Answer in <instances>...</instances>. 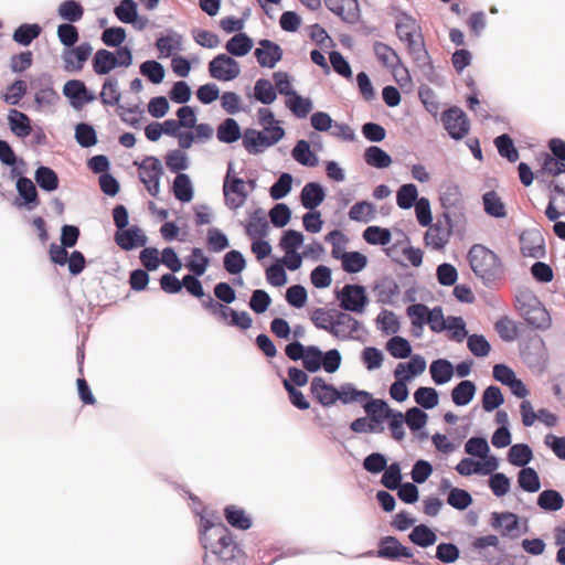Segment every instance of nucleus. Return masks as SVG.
Segmentation results:
<instances>
[{
  "mask_svg": "<svg viewBox=\"0 0 565 565\" xmlns=\"http://www.w3.org/2000/svg\"><path fill=\"white\" fill-rule=\"evenodd\" d=\"M200 542L204 548L203 565H234L244 558L233 533L222 523L202 520Z\"/></svg>",
  "mask_w": 565,
  "mask_h": 565,
  "instance_id": "obj_1",
  "label": "nucleus"
},
{
  "mask_svg": "<svg viewBox=\"0 0 565 565\" xmlns=\"http://www.w3.org/2000/svg\"><path fill=\"white\" fill-rule=\"evenodd\" d=\"M468 260L475 275L484 282H491L498 278L501 269L500 258L486 246L475 244L469 249Z\"/></svg>",
  "mask_w": 565,
  "mask_h": 565,
  "instance_id": "obj_2",
  "label": "nucleus"
},
{
  "mask_svg": "<svg viewBox=\"0 0 565 565\" xmlns=\"http://www.w3.org/2000/svg\"><path fill=\"white\" fill-rule=\"evenodd\" d=\"M395 29L397 36L402 42L406 43L407 50L414 58L420 60L427 54L420 26L414 18L405 13L399 14Z\"/></svg>",
  "mask_w": 565,
  "mask_h": 565,
  "instance_id": "obj_3",
  "label": "nucleus"
},
{
  "mask_svg": "<svg viewBox=\"0 0 565 565\" xmlns=\"http://www.w3.org/2000/svg\"><path fill=\"white\" fill-rule=\"evenodd\" d=\"M515 307L525 321L537 329L550 326L551 318L539 298L531 291H521L516 295Z\"/></svg>",
  "mask_w": 565,
  "mask_h": 565,
  "instance_id": "obj_4",
  "label": "nucleus"
},
{
  "mask_svg": "<svg viewBox=\"0 0 565 565\" xmlns=\"http://www.w3.org/2000/svg\"><path fill=\"white\" fill-rule=\"evenodd\" d=\"M132 64V54L127 46L119 47L116 53L105 49L98 50L92 61L93 71L97 75H107L118 66L128 67Z\"/></svg>",
  "mask_w": 565,
  "mask_h": 565,
  "instance_id": "obj_5",
  "label": "nucleus"
},
{
  "mask_svg": "<svg viewBox=\"0 0 565 565\" xmlns=\"http://www.w3.org/2000/svg\"><path fill=\"white\" fill-rule=\"evenodd\" d=\"M425 234L426 246L440 250L448 244L452 233V221L448 213H444L436 223L429 224Z\"/></svg>",
  "mask_w": 565,
  "mask_h": 565,
  "instance_id": "obj_6",
  "label": "nucleus"
},
{
  "mask_svg": "<svg viewBox=\"0 0 565 565\" xmlns=\"http://www.w3.org/2000/svg\"><path fill=\"white\" fill-rule=\"evenodd\" d=\"M137 164V162H135ZM139 179L145 184L151 196H158L160 192V179L163 169L159 159L147 157L138 163Z\"/></svg>",
  "mask_w": 565,
  "mask_h": 565,
  "instance_id": "obj_7",
  "label": "nucleus"
},
{
  "mask_svg": "<svg viewBox=\"0 0 565 565\" xmlns=\"http://www.w3.org/2000/svg\"><path fill=\"white\" fill-rule=\"evenodd\" d=\"M337 298L342 309L356 313H362L369 302L365 288L361 285H345Z\"/></svg>",
  "mask_w": 565,
  "mask_h": 565,
  "instance_id": "obj_8",
  "label": "nucleus"
},
{
  "mask_svg": "<svg viewBox=\"0 0 565 565\" xmlns=\"http://www.w3.org/2000/svg\"><path fill=\"white\" fill-rule=\"evenodd\" d=\"M441 120L449 136L456 140L465 138L469 132L470 121L459 107H451L444 111Z\"/></svg>",
  "mask_w": 565,
  "mask_h": 565,
  "instance_id": "obj_9",
  "label": "nucleus"
},
{
  "mask_svg": "<svg viewBox=\"0 0 565 565\" xmlns=\"http://www.w3.org/2000/svg\"><path fill=\"white\" fill-rule=\"evenodd\" d=\"M209 72L211 77L228 82L235 79L239 73V64L227 54H218L209 63Z\"/></svg>",
  "mask_w": 565,
  "mask_h": 565,
  "instance_id": "obj_10",
  "label": "nucleus"
},
{
  "mask_svg": "<svg viewBox=\"0 0 565 565\" xmlns=\"http://www.w3.org/2000/svg\"><path fill=\"white\" fill-rule=\"evenodd\" d=\"M93 53V46L83 42L77 46H71L63 51L62 60L66 72H79Z\"/></svg>",
  "mask_w": 565,
  "mask_h": 565,
  "instance_id": "obj_11",
  "label": "nucleus"
},
{
  "mask_svg": "<svg viewBox=\"0 0 565 565\" xmlns=\"http://www.w3.org/2000/svg\"><path fill=\"white\" fill-rule=\"evenodd\" d=\"M231 172L232 164H230L227 174L224 180L223 192L227 206L236 210L245 203L247 193L245 191L244 180L239 178L230 179Z\"/></svg>",
  "mask_w": 565,
  "mask_h": 565,
  "instance_id": "obj_12",
  "label": "nucleus"
},
{
  "mask_svg": "<svg viewBox=\"0 0 565 565\" xmlns=\"http://www.w3.org/2000/svg\"><path fill=\"white\" fill-rule=\"evenodd\" d=\"M377 557L385 559H398L399 557H413V552L401 544L395 536H384L379 542Z\"/></svg>",
  "mask_w": 565,
  "mask_h": 565,
  "instance_id": "obj_13",
  "label": "nucleus"
},
{
  "mask_svg": "<svg viewBox=\"0 0 565 565\" xmlns=\"http://www.w3.org/2000/svg\"><path fill=\"white\" fill-rule=\"evenodd\" d=\"M326 7L343 21L354 23L359 20L358 0H324Z\"/></svg>",
  "mask_w": 565,
  "mask_h": 565,
  "instance_id": "obj_14",
  "label": "nucleus"
},
{
  "mask_svg": "<svg viewBox=\"0 0 565 565\" xmlns=\"http://www.w3.org/2000/svg\"><path fill=\"white\" fill-rule=\"evenodd\" d=\"M259 45L254 52L257 62L263 67L273 68L281 60L280 46L270 40H262Z\"/></svg>",
  "mask_w": 565,
  "mask_h": 565,
  "instance_id": "obj_15",
  "label": "nucleus"
},
{
  "mask_svg": "<svg viewBox=\"0 0 565 565\" xmlns=\"http://www.w3.org/2000/svg\"><path fill=\"white\" fill-rule=\"evenodd\" d=\"M277 143V138L274 136L270 137V140L265 137V132L255 130V129H246L243 135V146L247 150L248 153H259L265 149L271 147Z\"/></svg>",
  "mask_w": 565,
  "mask_h": 565,
  "instance_id": "obj_16",
  "label": "nucleus"
},
{
  "mask_svg": "<svg viewBox=\"0 0 565 565\" xmlns=\"http://www.w3.org/2000/svg\"><path fill=\"white\" fill-rule=\"evenodd\" d=\"M310 391L322 406H331L338 401V390L320 376L312 379Z\"/></svg>",
  "mask_w": 565,
  "mask_h": 565,
  "instance_id": "obj_17",
  "label": "nucleus"
},
{
  "mask_svg": "<svg viewBox=\"0 0 565 565\" xmlns=\"http://www.w3.org/2000/svg\"><path fill=\"white\" fill-rule=\"evenodd\" d=\"M115 241L117 245L124 250H130L135 247L145 246L147 243L146 236L137 226L118 231L115 235Z\"/></svg>",
  "mask_w": 565,
  "mask_h": 565,
  "instance_id": "obj_18",
  "label": "nucleus"
},
{
  "mask_svg": "<svg viewBox=\"0 0 565 565\" xmlns=\"http://www.w3.org/2000/svg\"><path fill=\"white\" fill-rule=\"evenodd\" d=\"M360 329L359 321L352 316L339 312L333 320L331 334L337 338L349 339Z\"/></svg>",
  "mask_w": 565,
  "mask_h": 565,
  "instance_id": "obj_19",
  "label": "nucleus"
},
{
  "mask_svg": "<svg viewBox=\"0 0 565 565\" xmlns=\"http://www.w3.org/2000/svg\"><path fill=\"white\" fill-rule=\"evenodd\" d=\"M17 191L23 200L18 204L19 206L26 205L29 210H32L40 204L38 190L31 179L20 177L17 181Z\"/></svg>",
  "mask_w": 565,
  "mask_h": 565,
  "instance_id": "obj_20",
  "label": "nucleus"
},
{
  "mask_svg": "<svg viewBox=\"0 0 565 565\" xmlns=\"http://www.w3.org/2000/svg\"><path fill=\"white\" fill-rule=\"evenodd\" d=\"M301 204L308 210H315L324 200L323 188L316 182L307 183L300 194Z\"/></svg>",
  "mask_w": 565,
  "mask_h": 565,
  "instance_id": "obj_21",
  "label": "nucleus"
},
{
  "mask_svg": "<svg viewBox=\"0 0 565 565\" xmlns=\"http://www.w3.org/2000/svg\"><path fill=\"white\" fill-rule=\"evenodd\" d=\"M99 99L104 106H119L121 92L117 78L110 76L104 81Z\"/></svg>",
  "mask_w": 565,
  "mask_h": 565,
  "instance_id": "obj_22",
  "label": "nucleus"
},
{
  "mask_svg": "<svg viewBox=\"0 0 565 565\" xmlns=\"http://www.w3.org/2000/svg\"><path fill=\"white\" fill-rule=\"evenodd\" d=\"M8 120L10 129L15 136L24 138L31 134L32 127L30 124V118L24 113L17 109H11L8 116Z\"/></svg>",
  "mask_w": 565,
  "mask_h": 565,
  "instance_id": "obj_23",
  "label": "nucleus"
},
{
  "mask_svg": "<svg viewBox=\"0 0 565 565\" xmlns=\"http://www.w3.org/2000/svg\"><path fill=\"white\" fill-rule=\"evenodd\" d=\"M364 409L370 416L371 422L375 425L381 424L384 419L388 418L393 415V409H391L387 404L382 399H367L364 402Z\"/></svg>",
  "mask_w": 565,
  "mask_h": 565,
  "instance_id": "obj_24",
  "label": "nucleus"
},
{
  "mask_svg": "<svg viewBox=\"0 0 565 565\" xmlns=\"http://www.w3.org/2000/svg\"><path fill=\"white\" fill-rule=\"evenodd\" d=\"M183 38L177 32H169L164 36H160L156 41V47L161 56L168 57L173 52L182 50Z\"/></svg>",
  "mask_w": 565,
  "mask_h": 565,
  "instance_id": "obj_25",
  "label": "nucleus"
},
{
  "mask_svg": "<svg viewBox=\"0 0 565 565\" xmlns=\"http://www.w3.org/2000/svg\"><path fill=\"white\" fill-rule=\"evenodd\" d=\"M225 49L234 56H245L253 49V40L247 34L239 32L226 42Z\"/></svg>",
  "mask_w": 565,
  "mask_h": 565,
  "instance_id": "obj_26",
  "label": "nucleus"
},
{
  "mask_svg": "<svg viewBox=\"0 0 565 565\" xmlns=\"http://www.w3.org/2000/svg\"><path fill=\"white\" fill-rule=\"evenodd\" d=\"M475 394V383L469 380H465L452 388L451 398L457 406H465L472 401Z\"/></svg>",
  "mask_w": 565,
  "mask_h": 565,
  "instance_id": "obj_27",
  "label": "nucleus"
},
{
  "mask_svg": "<svg viewBox=\"0 0 565 565\" xmlns=\"http://www.w3.org/2000/svg\"><path fill=\"white\" fill-rule=\"evenodd\" d=\"M34 179L39 186L47 192L55 191L60 184L56 172L49 167H39L35 170Z\"/></svg>",
  "mask_w": 565,
  "mask_h": 565,
  "instance_id": "obj_28",
  "label": "nucleus"
},
{
  "mask_svg": "<svg viewBox=\"0 0 565 565\" xmlns=\"http://www.w3.org/2000/svg\"><path fill=\"white\" fill-rule=\"evenodd\" d=\"M426 369V361L420 355H414L407 363H398L394 370V376H416Z\"/></svg>",
  "mask_w": 565,
  "mask_h": 565,
  "instance_id": "obj_29",
  "label": "nucleus"
},
{
  "mask_svg": "<svg viewBox=\"0 0 565 565\" xmlns=\"http://www.w3.org/2000/svg\"><path fill=\"white\" fill-rule=\"evenodd\" d=\"M224 516L230 525L239 530H247L252 526V520L245 511L235 505H227L224 509Z\"/></svg>",
  "mask_w": 565,
  "mask_h": 565,
  "instance_id": "obj_30",
  "label": "nucleus"
},
{
  "mask_svg": "<svg viewBox=\"0 0 565 565\" xmlns=\"http://www.w3.org/2000/svg\"><path fill=\"white\" fill-rule=\"evenodd\" d=\"M217 139L221 142L232 143L241 138V129L237 121L233 118H226L216 131Z\"/></svg>",
  "mask_w": 565,
  "mask_h": 565,
  "instance_id": "obj_31",
  "label": "nucleus"
},
{
  "mask_svg": "<svg viewBox=\"0 0 565 565\" xmlns=\"http://www.w3.org/2000/svg\"><path fill=\"white\" fill-rule=\"evenodd\" d=\"M408 539L412 543L420 546L428 547L437 541L436 533L425 524L416 525L409 533Z\"/></svg>",
  "mask_w": 565,
  "mask_h": 565,
  "instance_id": "obj_32",
  "label": "nucleus"
},
{
  "mask_svg": "<svg viewBox=\"0 0 565 565\" xmlns=\"http://www.w3.org/2000/svg\"><path fill=\"white\" fill-rule=\"evenodd\" d=\"M374 52L379 62L387 68L394 70L401 63L399 56L395 50L385 43L376 42L374 44Z\"/></svg>",
  "mask_w": 565,
  "mask_h": 565,
  "instance_id": "obj_33",
  "label": "nucleus"
},
{
  "mask_svg": "<svg viewBox=\"0 0 565 565\" xmlns=\"http://www.w3.org/2000/svg\"><path fill=\"white\" fill-rule=\"evenodd\" d=\"M431 379L436 384H445L454 375V367L452 364L447 360H436L430 364L429 367Z\"/></svg>",
  "mask_w": 565,
  "mask_h": 565,
  "instance_id": "obj_34",
  "label": "nucleus"
},
{
  "mask_svg": "<svg viewBox=\"0 0 565 565\" xmlns=\"http://www.w3.org/2000/svg\"><path fill=\"white\" fill-rule=\"evenodd\" d=\"M172 191L181 202H190L193 198V188L188 174L178 173L174 178Z\"/></svg>",
  "mask_w": 565,
  "mask_h": 565,
  "instance_id": "obj_35",
  "label": "nucleus"
},
{
  "mask_svg": "<svg viewBox=\"0 0 565 565\" xmlns=\"http://www.w3.org/2000/svg\"><path fill=\"white\" fill-rule=\"evenodd\" d=\"M41 26L36 23L29 24L24 23L21 24L15 29L13 32L12 39L14 42L21 45H29L32 43L34 39H36L41 34Z\"/></svg>",
  "mask_w": 565,
  "mask_h": 565,
  "instance_id": "obj_36",
  "label": "nucleus"
},
{
  "mask_svg": "<svg viewBox=\"0 0 565 565\" xmlns=\"http://www.w3.org/2000/svg\"><path fill=\"white\" fill-rule=\"evenodd\" d=\"M349 217L355 222L369 223L375 217V206L367 201L358 202L351 206Z\"/></svg>",
  "mask_w": 565,
  "mask_h": 565,
  "instance_id": "obj_37",
  "label": "nucleus"
},
{
  "mask_svg": "<svg viewBox=\"0 0 565 565\" xmlns=\"http://www.w3.org/2000/svg\"><path fill=\"white\" fill-rule=\"evenodd\" d=\"M341 260L343 270L350 274L361 271L367 264L366 256L359 252H344L341 254Z\"/></svg>",
  "mask_w": 565,
  "mask_h": 565,
  "instance_id": "obj_38",
  "label": "nucleus"
},
{
  "mask_svg": "<svg viewBox=\"0 0 565 565\" xmlns=\"http://www.w3.org/2000/svg\"><path fill=\"white\" fill-rule=\"evenodd\" d=\"M537 504L545 511H558L564 505V499L556 490H544L537 498Z\"/></svg>",
  "mask_w": 565,
  "mask_h": 565,
  "instance_id": "obj_39",
  "label": "nucleus"
},
{
  "mask_svg": "<svg viewBox=\"0 0 565 565\" xmlns=\"http://www.w3.org/2000/svg\"><path fill=\"white\" fill-rule=\"evenodd\" d=\"M533 458L532 449L525 444L513 445L508 454V460L516 467H524Z\"/></svg>",
  "mask_w": 565,
  "mask_h": 565,
  "instance_id": "obj_40",
  "label": "nucleus"
},
{
  "mask_svg": "<svg viewBox=\"0 0 565 565\" xmlns=\"http://www.w3.org/2000/svg\"><path fill=\"white\" fill-rule=\"evenodd\" d=\"M254 96L262 104L270 105L275 102L277 94L270 81L259 78L254 86Z\"/></svg>",
  "mask_w": 565,
  "mask_h": 565,
  "instance_id": "obj_41",
  "label": "nucleus"
},
{
  "mask_svg": "<svg viewBox=\"0 0 565 565\" xmlns=\"http://www.w3.org/2000/svg\"><path fill=\"white\" fill-rule=\"evenodd\" d=\"M294 159L302 166L316 167L318 158L310 150V145L306 140H299L292 149Z\"/></svg>",
  "mask_w": 565,
  "mask_h": 565,
  "instance_id": "obj_42",
  "label": "nucleus"
},
{
  "mask_svg": "<svg viewBox=\"0 0 565 565\" xmlns=\"http://www.w3.org/2000/svg\"><path fill=\"white\" fill-rule=\"evenodd\" d=\"M491 525L494 529L502 527L503 534H510L518 529L519 520L518 516L511 512H493L491 516Z\"/></svg>",
  "mask_w": 565,
  "mask_h": 565,
  "instance_id": "obj_43",
  "label": "nucleus"
},
{
  "mask_svg": "<svg viewBox=\"0 0 565 565\" xmlns=\"http://www.w3.org/2000/svg\"><path fill=\"white\" fill-rule=\"evenodd\" d=\"M58 15L71 23L79 21L84 15V9L75 0L63 1L57 9Z\"/></svg>",
  "mask_w": 565,
  "mask_h": 565,
  "instance_id": "obj_44",
  "label": "nucleus"
},
{
  "mask_svg": "<svg viewBox=\"0 0 565 565\" xmlns=\"http://www.w3.org/2000/svg\"><path fill=\"white\" fill-rule=\"evenodd\" d=\"M365 162L379 169L387 168L392 163L390 154L376 146H371L364 153Z\"/></svg>",
  "mask_w": 565,
  "mask_h": 565,
  "instance_id": "obj_45",
  "label": "nucleus"
},
{
  "mask_svg": "<svg viewBox=\"0 0 565 565\" xmlns=\"http://www.w3.org/2000/svg\"><path fill=\"white\" fill-rule=\"evenodd\" d=\"M371 398V394L365 391L356 390L352 384H344L338 390V399L343 404L353 402L364 403Z\"/></svg>",
  "mask_w": 565,
  "mask_h": 565,
  "instance_id": "obj_46",
  "label": "nucleus"
},
{
  "mask_svg": "<svg viewBox=\"0 0 565 565\" xmlns=\"http://www.w3.org/2000/svg\"><path fill=\"white\" fill-rule=\"evenodd\" d=\"M519 486L527 492H536L541 488L537 472L530 467H523L518 476Z\"/></svg>",
  "mask_w": 565,
  "mask_h": 565,
  "instance_id": "obj_47",
  "label": "nucleus"
},
{
  "mask_svg": "<svg viewBox=\"0 0 565 565\" xmlns=\"http://www.w3.org/2000/svg\"><path fill=\"white\" fill-rule=\"evenodd\" d=\"M484 211L493 217H504L507 215L505 206L500 196L490 191L483 194Z\"/></svg>",
  "mask_w": 565,
  "mask_h": 565,
  "instance_id": "obj_48",
  "label": "nucleus"
},
{
  "mask_svg": "<svg viewBox=\"0 0 565 565\" xmlns=\"http://www.w3.org/2000/svg\"><path fill=\"white\" fill-rule=\"evenodd\" d=\"M363 238L371 245H387L391 243L392 234L390 230L380 226H369L363 232Z\"/></svg>",
  "mask_w": 565,
  "mask_h": 565,
  "instance_id": "obj_49",
  "label": "nucleus"
},
{
  "mask_svg": "<svg viewBox=\"0 0 565 565\" xmlns=\"http://www.w3.org/2000/svg\"><path fill=\"white\" fill-rule=\"evenodd\" d=\"M376 323L385 334H395L399 330V321L396 315L390 310H382L376 318Z\"/></svg>",
  "mask_w": 565,
  "mask_h": 565,
  "instance_id": "obj_50",
  "label": "nucleus"
},
{
  "mask_svg": "<svg viewBox=\"0 0 565 565\" xmlns=\"http://www.w3.org/2000/svg\"><path fill=\"white\" fill-rule=\"evenodd\" d=\"M418 191L415 184H403L396 194V202L401 209H411L417 202Z\"/></svg>",
  "mask_w": 565,
  "mask_h": 565,
  "instance_id": "obj_51",
  "label": "nucleus"
},
{
  "mask_svg": "<svg viewBox=\"0 0 565 565\" xmlns=\"http://www.w3.org/2000/svg\"><path fill=\"white\" fill-rule=\"evenodd\" d=\"M386 349L395 359H406L412 353V347L409 342L398 335L393 337L387 341Z\"/></svg>",
  "mask_w": 565,
  "mask_h": 565,
  "instance_id": "obj_52",
  "label": "nucleus"
},
{
  "mask_svg": "<svg viewBox=\"0 0 565 565\" xmlns=\"http://www.w3.org/2000/svg\"><path fill=\"white\" fill-rule=\"evenodd\" d=\"M286 106L292 111L298 118H305L312 109V104L309 99L302 98L297 93H292L287 99Z\"/></svg>",
  "mask_w": 565,
  "mask_h": 565,
  "instance_id": "obj_53",
  "label": "nucleus"
},
{
  "mask_svg": "<svg viewBox=\"0 0 565 565\" xmlns=\"http://www.w3.org/2000/svg\"><path fill=\"white\" fill-rule=\"evenodd\" d=\"M481 402L486 412H492L503 404L504 397L498 386L490 385L484 390Z\"/></svg>",
  "mask_w": 565,
  "mask_h": 565,
  "instance_id": "obj_54",
  "label": "nucleus"
},
{
  "mask_svg": "<svg viewBox=\"0 0 565 565\" xmlns=\"http://www.w3.org/2000/svg\"><path fill=\"white\" fill-rule=\"evenodd\" d=\"M494 143L501 157L507 158L510 162H515L519 159V152L509 135L498 136Z\"/></svg>",
  "mask_w": 565,
  "mask_h": 565,
  "instance_id": "obj_55",
  "label": "nucleus"
},
{
  "mask_svg": "<svg viewBox=\"0 0 565 565\" xmlns=\"http://www.w3.org/2000/svg\"><path fill=\"white\" fill-rule=\"evenodd\" d=\"M415 402L426 409H431L438 404V394L433 387H418L414 393Z\"/></svg>",
  "mask_w": 565,
  "mask_h": 565,
  "instance_id": "obj_56",
  "label": "nucleus"
},
{
  "mask_svg": "<svg viewBox=\"0 0 565 565\" xmlns=\"http://www.w3.org/2000/svg\"><path fill=\"white\" fill-rule=\"evenodd\" d=\"M63 94L71 99L72 106L78 107V102L86 94V85L79 79H71L64 84Z\"/></svg>",
  "mask_w": 565,
  "mask_h": 565,
  "instance_id": "obj_57",
  "label": "nucleus"
},
{
  "mask_svg": "<svg viewBox=\"0 0 565 565\" xmlns=\"http://www.w3.org/2000/svg\"><path fill=\"white\" fill-rule=\"evenodd\" d=\"M140 73L151 83L159 84L164 78V68L157 61H146L140 65Z\"/></svg>",
  "mask_w": 565,
  "mask_h": 565,
  "instance_id": "obj_58",
  "label": "nucleus"
},
{
  "mask_svg": "<svg viewBox=\"0 0 565 565\" xmlns=\"http://www.w3.org/2000/svg\"><path fill=\"white\" fill-rule=\"evenodd\" d=\"M494 328L500 338L507 342L514 341L519 335L516 324L508 317L499 319Z\"/></svg>",
  "mask_w": 565,
  "mask_h": 565,
  "instance_id": "obj_59",
  "label": "nucleus"
},
{
  "mask_svg": "<svg viewBox=\"0 0 565 565\" xmlns=\"http://www.w3.org/2000/svg\"><path fill=\"white\" fill-rule=\"evenodd\" d=\"M191 257L192 259L188 262L186 267L195 276H202L209 266V258L204 256L202 249L199 247L192 249Z\"/></svg>",
  "mask_w": 565,
  "mask_h": 565,
  "instance_id": "obj_60",
  "label": "nucleus"
},
{
  "mask_svg": "<svg viewBox=\"0 0 565 565\" xmlns=\"http://www.w3.org/2000/svg\"><path fill=\"white\" fill-rule=\"evenodd\" d=\"M447 502L457 510H465L472 503V498L468 491L452 488L448 493Z\"/></svg>",
  "mask_w": 565,
  "mask_h": 565,
  "instance_id": "obj_61",
  "label": "nucleus"
},
{
  "mask_svg": "<svg viewBox=\"0 0 565 565\" xmlns=\"http://www.w3.org/2000/svg\"><path fill=\"white\" fill-rule=\"evenodd\" d=\"M60 99L57 92L53 88L50 78L46 79L45 85H43L35 93V103L39 106H52Z\"/></svg>",
  "mask_w": 565,
  "mask_h": 565,
  "instance_id": "obj_62",
  "label": "nucleus"
},
{
  "mask_svg": "<svg viewBox=\"0 0 565 565\" xmlns=\"http://www.w3.org/2000/svg\"><path fill=\"white\" fill-rule=\"evenodd\" d=\"M26 93V83L22 79L14 81L3 94V100L9 105H18Z\"/></svg>",
  "mask_w": 565,
  "mask_h": 565,
  "instance_id": "obj_63",
  "label": "nucleus"
},
{
  "mask_svg": "<svg viewBox=\"0 0 565 565\" xmlns=\"http://www.w3.org/2000/svg\"><path fill=\"white\" fill-rule=\"evenodd\" d=\"M116 17L124 23H134L137 19V4L134 0H122L115 8Z\"/></svg>",
  "mask_w": 565,
  "mask_h": 565,
  "instance_id": "obj_64",
  "label": "nucleus"
}]
</instances>
